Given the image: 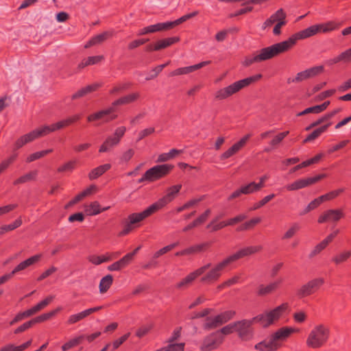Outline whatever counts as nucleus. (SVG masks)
Wrapping results in <instances>:
<instances>
[{
	"label": "nucleus",
	"instance_id": "obj_1",
	"mask_svg": "<svg viewBox=\"0 0 351 351\" xmlns=\"http://www.w3.org/2000/svg\"><path fill=\"white\" fill-rule=\"evenodd\" d=\"M330 335V328L324 324L313 326L309 332L306 343L312 349H318L324 346L328 341Z\"/></svg>",
	"mask_w": 351,
	"mask_h": 351
},
{
	"label": "nucleus",
	"instance_id": "obj_2",
	"mask_svg": "<svg viewBox=\"0 0 351 351\" xmlns=\"http://www.w3.org/2000/svg\"><path fill=\"white\" fill-rule=\"evenodd\" d=\"M139 97V94L137 93H132L128 95H126L122 98H120L115 101L112 104V106L110 107L107 109L100 110L96 113H94L90 116L88 117L87 119L88 121H93L99 119H104V121H109L110 120H112L117 117V115L112 114L110 115L114 111V107L118 105L121 104H129L130 102H132L135 101L136 99H138Z\"/></svg>",
	"mask_w": 351,
	"mask_h": 351
},
{
	"label": "nucleus",
	"instance_id": "obj_3",
	"mask_svg": "<svg viewBox=\"0 0 351 351\" xmlns=\"http://www.w3.org/2000/svg\"><path fill=\"white\" fill-rule=\"evenodd\" d=\"M282 53L278 43L265 47L258 51L252 58H246L243 64L247 66L254 62H260L273 58L274 57Z\"/></svg>",
	"mask_w": 351,
	"mask_h": 351
},
{
	"label": "nucleus",
	"instance_id": "obj_4",
	"mask_svg": "<svg viewBox=\"0 0 351 351\" xmlns=\"http://www.w3.org/2000/svg\"><path fill=\"white\" fill-rule=\"evenodd\" d=\"M319 33L317 25H312L301 32L291 36L288 40L283 42L278 43L282 53L287 51L296 43L298 40H302L309 38Z\"/></svg>",
	"mask_w": 351,
	"mask_h": 351
},
{
	"label": "nucleus",
	"instance_id": "obj_5",
	"mask_svg": "<svg viewBox=\"0 0 351 351\" xmlns=\"http://www.w3.org/2000/svg\"><path fill=\"white\" fill-rule=\"evenodd\" d=\"M285 308V306L283 304L277 306L270 311L259 314L252 318L254 323H259L262 327L267 328L280 318Z\"/></svg>",
	"mask_w": 351,
	"mask_h": 351
},
{
	"label": "nucleus",
	"instance_id": "obj_6",
	"mask_svg": "<svg viewBox=\"0 0 351 351\" xmlns=\"http://www.w3.org/2000/svg\"><path fill=\"white\" fill-rule=\"evenodd\" d=\"M253 319H242L235 322V332L242 341H249L254 336Z\"/></svg>",
	"mask_w": 351,
	"mask_h": 351
},
{
	"label": "nucleus",
	"instance_id": "obj_7",
	"mask_svg": "<svg viewBox=\"0 0 351 351\" xmlns=\"http://www.w3.org/2000/svg\"><path fill=\"white\" fill-rule=\"evenodd\" d=\"M173 167V165L169 164L155 165L146 171V178L149 182L160 180L167 176Z\"/></svg>",
	"mask_w": 351,
	"mask_h": 351
},
{
	"label": "nucleus",
	"instance_id": "obj_8",
	"mask_svg": "<svg viewBox=\"0 0 351 351\" xmlns=\"http://www.w3.org/2000/svg\"><path fill=\"white\" fill-rule=\"evenodd\" d=\"M324 283L322 278H314L302 285L296 290V295L300 299H303L311 295L315 289H319Z\"/></svg>",
	"mask_w": 351,
	"mask_h": 351
},
{
	"label": "nucleus",
	"instance_id": "obj_9",
	"mask_svg": "<svg viewBox=\"0 0 351 351\" xmlns=\"http://www.w3.org/2000/svg\"><path fill=\"white\" fill-rule=\"evenodd\" d=\"M223 338L219 335V332H215L206 336L200 346L201 351H213L217 350L223 343Z\"/></svg>",
	"mask_w": 351,
	"mask_h": 351
},
{
	"label": "nucleus",
	"instance_id": "obj_10",
	"mask_svg": "<svg viewBox=\"0 0 351 351\" xmlns=\"http://www.w3.org/2000/svg\"><path fill=\"white\" fill-rule=\"evenodd\" d=\"M323 71L324 66L322 65L313 66L298 73L295 77L288 78L287 82L289 84L300 83L304 80H307L308 79L313 78L318 75L319 74L322 73Z\"/></svg>",
	"mask_w": 351,
	"mask_h": 351
},
{
	"label": "nucleus",
	"instance_id": "obj_11",
	"mask_svg": "<svg viewBox=\"0 0 351 351\" xmlns=\"http://www.w3.org/2000/svg\"><path fill=\"white\" fill-rule=\"evenodd\" d=\"M234 313L228 311L213 317H208L206 319L204 328L206 330H211L217 328L230 320Z\"/></svg>",
	"mask_w": 351,
	"mask_h": 351
},
{
	"label": "nucleus",
	"instance_id": "obj_12",
	"mask_svg": "<svg viewBox=\"0 0 351 351\" xmlns=\"http://www.w3.org/2000/svg\"><path fill=\"white\" fill-rule=\"evenodd\" d=\"M230 263H232L228 257H227L226 259L217 263L215 266L211 267L210 265L209 267L210 269L202 278V281L206 282H212L216 281L221 275L223 270Z\"/></svg>",
	"mask_w": 351,
	"mask_h": 351
},
{
	"label": "nucleus",
	"instance_id": "obj_13",
	"mask_svg": "<svg viewBox=\"0 0 351 351\" xmlns=\"http://www.w3.org/2000/svg\"><path fill=\"white\" fill-rule=\"evenodd\" d=\"M245 82L243 80H241L219 90L215 94V97L217 99L222 100L232 96L246 86Z\"/></svg>",
	"mask_w": 351,
	"mask_h": 351
},
{
	"label": "nucleus",
	"instance_id": "obj_14",
	"mask_svg": "<svg viewBox=\"0 0 351 351\" xmlns=\"http://www.w3.org/2000/svg\"><path fill=\"white\" fill-rule=\"evenodd\" d=\"M181 189V184H176L167 188L165 195L154 204L156 205L157 206V209L159 210L172 202L179 193Z\"/></svg>",
	"mask_w": 351,
	"mask_h": 351
},
{
	"label": "nucleus",
	"instance_id": "obj_15",
	"mask_svg": "<svg viewBox=\"0 0 351 351\" xmlns=\"http://www.w3.org/2000/svg\"><path fill=\"white\" fill-rule=\"evenodd\" d=\"M343 216L344 213L341 209H328L319 216L317 222L319 223H336Z\"/></svg>",
	"mask_w": 351,
	"mask_h": 351
},
{
	"label": "nucleus",
	"instance_id": "obj_16",
	"mask_svg": "<svg viewBox=\"0 0 351 351\" xmlns=\"http://www.w3.org/2000/svg\"><path fill=\"white\" fill-rule=\"evenodd\" d=\"M157 210V206L153 204L141 213H135L131 214L128 217V220L131 223L135 225L143 221L145 219L147 218Z\"/></svg>",
	"mask_w": 351,
	"mask_h": 351
},
{
	"label": "nucleus",
	"instance_id": "obj_17",
	"mask_svg": "<svg viewBox=\"0 0 351 351\" xmlns=\"http://www.w3.org/2000/svg\"><path fill=\"white\" fill-rule=\"evenodd\" d=\"M261 250V245L247 246L230 255L228 258L231 263H233L239 258L257 253Z\"/></svg>",
	"mask_w": 351,
	"mask_h": 351
},
{
	"label": "nucleus",
	"instance_id": "obj_18",
	"mask_svg": "<svg viewBox=\"0 0 351 351\" xmlns=\"http://www.w3.org/2000/svg\"><path fill=\"white\" fill-rule=\"evenodd\" d=\"M210 264H207L193 272L189 274L187 276L183 278L179 283L177 284V287L179 289L184 288L189 286L192 282L199 276L205 272L206 269L210 267Z\"/></svg>",
	"mask_w": 351,
	"mask_h": 351
},
{
	"label": "nucleus",
	"instance_id": "obj_19",
	"mask_svg": "<svg viewBox=\"0 0 351 351\" xmlns=\"http://www.w3.org/2000/svg\"><path fill=\"white\" fill-rule=\"evenodd\" d=\"M299 330L291 327H283L278 330L271 335L272 341L275 344H278L279 341L287 339L291 333L297 332Z\"/></svg>",
	"mask_w": 351,
	"mask_h": 351
},
{
	"label": "nucleus",
	"instance_id": "obj_20",
	"mask_svg": "<svg viewBox=\"0 0 351 351\" xmlns=\"http://www.w3.org/2000/svg\"><path fill=\"white\" fill-rule=\"evenodd\" d=\"M210 63V61H204V62H202L199 64H195L193 66L179 68L175 71H173V72H171V75L175 76V75L188 74L189 73L195 71V70L199 69L202 68L203 66L209 64Z\"/></svg>",
	"mask_w": 351,
	"mask_h": 351
},
{
	"label": "nucleus",
	"instance_id": "obj_21",
	"mask_svg": "<svg viewBox=\"0 0 351 351\" xmlns=\"http://www.w3.org/2000/svg\"><path fill=\"white\" fill-rule=\"evenodd\" d=\"M311 186L308 178H302L295 180L293 182L287 184L286 189L289 191H295L303 189Z\"/></svg>",
	"mask_w": 351,
	"mask_h": 351
},
{
	"label": "nucleus",
	"instance_id": "obj_22",
	"mask_svg": "<svg viewBox=\"0 0 351 351\" xmlns=\"http://www.w3.org/2000/svg\"><path fill=\"white\" fill-rule=\"evenodd\" d=\"M179 40H180L179 37H171V38L162 39V40H158L153 47L151 46L149 47L147 49L149 51H152V50L158 51V50L166 48V47L173 45V43L178 42Z\"/></svg>",
	"mask_w": 351,
	"mask_h": 351
},
{
	"label": "nucleus",
	"instance_id": "obj_23",
	"mask_svg": "<svg viewBox=\"0 0 351 351\" xmlns=\"http://www.w3.org/2000/svg\"><path fill=\"white\" fill-rule=\"evenodd\" d=\"M279 344H275L271 337H270L268 341H263L256 344L254 346L255 349L259 351H274L277 350Z\"/></svg>",
	"mask_w": 351,
	"mask_h": 351
},
{
	"label": "nucleus",
	"instance_id": "obj_24",
	"mask_svg": "<svg viewBox=\"0 0 351 351\" xmlns=\"http://www.w3.org/2000/svg\"><path fill=\"white\" fill-rule=\"evenodd\" d=\"M351 256V250H343L337 253L335 256H334L332 258V261L335 265H341L345 262H346Z\"/></svg>",
	"mask_w": 351,
	"mask_h": 351
},
{
	"label": "nucleus",
	"instance_id": "obj_25",
	"mask_svg": "<svg viewBox=\"0 0 351 351\" xmlns=\"http://www.w3.org/2000/svg\"><path fill=\"white\" fill-rule=\"evenodd\" d=\"M181 149H172L168 153H162L160 154L156 160V162H165L174 158L177 155L182 153Z\"/></svg>",
	"mask_w": 351,
	"mask_h": 351
},
{
	"label": "nucleus",
	"instance_id": "obj_26",
	"mask_svg": "<svg viewBox=\"0 0 351 351\" xmlns=\"http://www.w3.org/2000/svg\"><path fill=\"white\" fill-rule=\"evenodd\" d=\"M84 335H78L77 337H75L70 340H69L67 342H66L64 344H63L61 347V349L62 351H67L77 346H78L82 341L84 339Z\"/></svg>",
	"mask_w": 351,
	"mask_h": 351
},
{
	"label": "nucleus",
	"instance_id": "obj_27",
	"mask_svg": "<svg viewBox=\"0 0 351 351\" xmlns=\"http://www.w3.org/2000/svg\"><path fill=\"white\" fill-rule=\"evenodd\" d=\"M111 167L110 165L105 164L97 168L93 169L88 174L90 180H95L101 176L104 173L108 171Z\"/></svg>",
	"mask_w": 351,
	"mask_h": 351
},
{
	"label": "nucleus",
	"instance_id": "obj_28",
	"mask_svg": "<svg viewBox=\"0 0 351 351\" xmlns=\"http://www.w3.org/2000/svg\"><path fill=\"white\" fill-rule=\"evenodd\" d=\"M324 202L322 196H319L313 200H312L302 211L300 213L301 215H306L311 212V210H315L321 204H322Z\"/></svg>",
	"mask_w": 351,
	"mask_h": 351
},
{
	"label": "nucleus",
	"instance_id": "obj_29",
	"mask_svg": "<svg viewBox=\"0 0 351 351\" xmlns=\"http://www.w3.org/2000/svg\"><path fill=\"white\" fill-rule=\"evenodd\" d=\"M340 111H341V109L338 108V109L334 110L333 111L330 112V113L325 114L324 116H323L322 117L319 119L317 121L311 123L308 128H306V130H309L311 128H315V127L320 125L321 123L329 120L330 119H331L332 117H334L336 114H337Z\"/></svg>",
	"mask_w": 351,
	"mask_h": 351
},
{
	"label": "nucleus",
	"instance_id": "obj_30",
	"mask_svg": "<svg viewBox=\"0 0 351 351\" xmlns=\"http://www.w3.org/2000/svg\"><path fill=\"white\" fill-rule=\"evenodd\" d=\"M280 282L276 281L270 283L267 286L261 285L258 290V294L265 295L275 291L278 287Z\"/></svg>",
	"mask_w": 351,
	"mask_h": 351
},
{
	"label": "nucleus",
	"instance_id": "obj_31",
	"mask_svg": "<svg viewBox=\"0 0 351 351\" xmlns=\"http://www.w3.org/2000/svg\"><path fill=\"white\" fill-rule=\"evenodd\" d=\"M113 278L111 275H107L101 278L99 282V292L106 293L112 284Z\"/></svg>",
	"mask_w": 351,
	"mask_h": 351
},
{
	"label": "nucleus",
	"instance_id": "obj_32",
	"mask_svg": "<svg viewBox=\"0 0 351 351\" xmlns=\"http://www.w3.org/2000/svg\"><path fill=\"white\" fill-rule=\"evenodd\" d=\"M205 246H206V244H200V245L191 246V247H189L182 251L177 252L176 254V256H184V255L195 254V253L202 251Z\"/></svg>",
	"mask_w": 351,
	"mask_h": 351
},
{
	"label": "nucleus",
	"instance_id": "obj_33",
	"mask_svg": "<svg viewBox=\"0 0 351 351\" xmlns=\"http://www.w3.org/2000/svg\"><path fill=\"white\" fill-rule=\"evenodd\" d=\"M88 316H89L88 312L86 309V310L82 311L76 314H73V315H70L68 318V323L69 324H76V323L82 321V319H85Z\"/></svg>",
	"mask_w": 351,
	"mask_h": 351
},
{
	"label": "nucleus",
	"instance_id": "obj_34",
	"mask_svg": "<svg viewBox=\"0 0 351 351\" xmlns=\"http://www.w3.org/2000/svg\"><path fill=\"white\" fill-rule=\"evenodd\" d=\"M84 210L88 215H98L101 213L100 204L97 202H93L89 205H85Z\"/></svg>",
	"mask_w": 351,
	"mask_h": 351
},
{
	"label": "nucleus",
	"instance_id": "obj_35",
	"mask_svg": "<svg viewBox=\"0 0 351 351\" xmlns=\"http://www.w3.org/2000/svg\"><path fill=\"white\" fill-rule=\"evenodd\" d=\"M300 229V226L297 223H292L285 232L282 239L284 240H288L291 239Z\"/></svg>",
	"mask_w": 351,
	"mask_h": 351
},
{
	"label": "nucleus",
	"instance_id": "obj_36",
	"mask_svg": "<svg viewBox=\"0 0 351 351\" xmlns=\"http://www.w3.org/2000/svg\"><path fill=\"white\" fill-rule=\"evenodd\" d=\"M36 175H37L36 171H30V172L21 176L18 179H16L14 182V184L18 185V184L25 183L29 181L34 180H35Z\"/></svg>",
	"mask_w": 351,
	"mask_h": 351
},
{
	"label": "nucleus",
	"instance_id": "obj_37",
	"mask_svg": "<svg viewBox=\"0 0 351 351\" xmlns=\"http://www.w3.org/2000/svg\"><path fill=\"white\" fill-rule=\"evenodd\" d=\"M22 224V220L21 218L15 220L12 223L9 225H4L0 228V234H4L5 232L13 230Z\"/></svg>",
	"mask_w": 351,
	"mask_h": 351
},
{
	"label": "nucleus",
	"instance_id": "obj_38",
	"mask_svg": "<svg viewBox=\"0 0 351 351\" xmlns=\"http://www.w3.org/2000/svg\"><path fill=\"white\" fill-rule=\"evenodd\" d=\"M173 28L171 22L159 23L151 25L152 33Z\"/></svg>",
	"mask_w": 351,
	"mask_h": 351
},
{
	"label": "nucleus",
	"instance_id": "obj_39",
	"mask_svg": "<svg viewBox=\"0 0 351 351\" xmlns=\"http://www.w3.org/2000/svg\"><path fill=\"white\" fill-rule=\"evenodd\" d=\"M344 191L343 188H339L333 191H331L324 195H322V197L324 202L330 201L338 197L341 193Z\"/></svg>",
	"mask_w": 351,
	"mask_h": 351
},
{
	"label": "nucleus",
	"instance_id": "obj_40",
	"mask_svg": "<svg viewBox=\"0 0 351 351\" xmlns=\"http://www.w3.org/2000/svg\"><path fill=\"white\" fill-rule=\"evenodd\" d=\"M250 137V134H247L231 146L237 154L246 145Z\"/></svg>",
	"mask_w": 351,
	"mask_h": 351
},
{
	"label": "nucleus",
	"instance_id": "obj_41",
	"mask_svg": "<svg viewBox=\"0 0 351 351\" xmlns=\"http://www.w3.org/2000/svg\"><path fill=\"white\" fill-rule=\"evenodd\" d=\"M274 197V194H270L269 195L264 197L261 201L254 204L253 207L250 208V210H255L259 209L260 208L265 205L267 203H268L269 201H271Z\"/></svg>",
	"mask_w": 351,
	"mask_h": 351
},
{
	"label": "nucleus",
	"instance_id": "obj_42",
	"mask_svg": "<svg viewBox=\"0 0 351 351\" xmlns=\"http://www.w3.org/2000/svg\"><path fill=\"white\" fill-rule=\"evenodd\" d=\"M273 23L286 21V14L282 9H279L274 14L270 16Z\"/></svg>",
	"mask_w": 351,
	"mask_h": 351
},
{
	"label": "nucleus",
	"instance_id": "obj_43",
	"mask_svg": "<svg viewBox=\"0 0 351 351\" xmlns=\"http://www.w3.org/2000/svg\"><path fill=\"white\" fill-rule=\"evenodd\" d=\"M242 189L245 195L251 194L260 191L258 186H257L255 182H250L247 185L242 186Z\"/></svg>",
	"mask_w": 351,
	"mask_h": 351
},
{
	"label": "nucleus",
	"instance_id": "obj_44",
	"mask_svg": "<svg viewBox=\"0 0 351 351\" xmlns=\"http://www.w3.org/2000/svg\"><path fill=\"white\" fill-rule=\"evenodd\" d=\"M219 217L216 218L213 221H212L208 225V228H210L213 231H217L218 230H220L221 228H223L226 226H229L228 224V221H221L219 223H217L218 221Z\"/></svg>",
	"mask_w": 351,
	"mask_h": 351
},
{
	"label": "nucleus",
	"instance_id": "obj_45",
	"mask_svg": "<svg viewBox=\"0 0 351 351\" xmlns=\"http://www.w3.org/2000/svg\"><path fill=\"white\" fill-rule=\"evenodd\" d=\"M318 32H323L326 33L330 31H332L336 28V26L334 23L332 22H328L327 23H323V24H318L317 25Z\"/></svg>",
	"mask_w": 351,
	"mask_h": 351
},
{
	"label": "nucleus",
	"instance_id": "obj_46",
	"mask_svg": "<svg viewBox=\"0 0 351 351\" xmlns=\"http://www.w3.org/2000/svg\"><path fill=\"white\" fill-rule=\"evenodd\" d=\"M261 221V219L260 217H255L250 221L244 223L241 228L239 229V230H246L248 229L252 228L253 226L256 225L257 223H260Z\"/></svg>",
	"mask_w": 351,
	"mask_h": 351
},
{
	"label": "nucleus",
	"instance_id": "obj_47",
	"mask_svg": "<svg viewBox=\"0 0 351 351\" xmlns=\"http://www.w3.org/2000/svg\"><path fill=\"white\" fill-rule=\"evenodd\" d=\"M55 298V296L53 295H48L47 298H45L44 300L38 302L36 306L38 311H42L44 309L46 306H47Z\"/></svg>",
	"mask_w": 351,
	"mask_h": 351
},
{
	"label": "nucleus",
	"instance_id": "obj_48",
	"mask_svg": "<svg viewBox=\"0 0 351 351\" xmlns=\"http://www.w3.org/2000/svg\"><path fill=\"white\" fill-rule=\"evenodd\" d=\"M134 256V253H128L119 261H117L119 263L121 269L126 267L132 261Z\"/></svg>",
	"mask_w": 351,
	"mask_h": 351
},
{
	"label": "nucleus",
	"instance_id": "obj_49",
	"mask_svg": "<svg viewBox=\"0 0 351 351\" xmlns=\"http://www.w3.org/2000/svg\"><path fill=\"white\" fill-rule=\"evenodd\" d=\"M326 245L325 243L322 241L317 245L315 246V247L311 250V252L309 254V258H312L318 254H319L323 250H324L326 247Z\"/></svg>",
	"mask_w": 351,
	"mask_h": 351
},
{
	"label": "nucleus",
	"instance_id": "obj_50",
	"mask_svg": "<svg viewBox=\"0 0 351 351\" xmlns=\"http://www.w3.org/2000/svg\"><path fill=\"white\" fill-rule=\"evenodd\" d=\"M22 137H23L25 143L26 144H27V143H29L34 141L36 138H39V136H38V133L37 132L36 129L25 135H23Z\"/></svg>",
	"mask_w": 351,
	"mask_h": 351
},
{
	"label": "nucleus",
	"instance_id": "obj_51",
	"mask_svg": "<svg viewBox=\"0 0 351 351\" xmlns=\"http://www.w3.org/2000/svg\"><path fill=\"white\" fill-rule=\"evenodd\" d=\"M22 137H23L25 143L26 144H27V143H29L34 141L36 138H39V136H38V133L37 132L36 129L25 135H23Z\"/></svg>",
	"mask_w": 351,
	"mask_h": 351
},
{
	"label": "nucleus",
	"instance_id": "obj_52",
	"mask_svg": "<svg viewBox=\"0 0 351 351\" xmlns=\"http://www.w3.org/2000/svg\"><path fill=\"white\" fill-rule=\"evenodd\" d=\"M22 137H23L25 143L26 144H27V143H29L34 141L36 138H39V136H38V133L37 132L36 129L25 135H23Z\"/></svg>",
	"mask_w": 351,
	"mask_h": 351
},
{
	"label": "nucleus",
	"instance_id": "obj_53",
	"mask_svg": "<svg viewBox=\"0 0 351 351\" xmlns=\"http://www.w3.org/2000/svg\"><path fill=\"white\" fill-rule=\"evenodd\" d=\"M22 137H23L25 143L26 144H27V143H29L34 141L36 138H39V136H38V133L37 132L36 129L25 135H23Z\"/></svg>",
	"mask_w": 351,
	"mask_h": 351
},
{
	"label": "nucleus",
	"instance_id": "obj_54",
	"mask_svg": "<svg viewBox=\"0 0 351 351\" xmlns=\"http://www.w3.org/2000/svg\"><path fill=\"white\" fill-rule=\"evenodd\" d=\"M88 261L95 265H100L102 263L110 261L109 256H98L95 255L90 256Z\"/></svg>",
	"mask_w": 351,
	"mask_h": 351
},
{
	"label": "nucleus",
	"instance_id": "obj_55",
	"mask_svg": "<svg viewBox=\"0 0 351 351\" xmlns=\"http://www.w3.org/2000/svg\"><path fill=\"white\" fill-rule=\"evenodd\" d=\"M197 13H198V12L195 11L191 14H186L174 21H171L172 23V27H173L176 25L181 24L182 23L186 21V20L196 16L197 14Z\"/></svg>",
	"mask_w": 351,
	"mask_h": 351
},
{
	"label": "nucleus",
	"instance_id": "obj_56",
	"mask_svg": "<svg viewBox=\"0 0 351 351\" xmlns=\"http://www.w3.org/2000/svg\"><path fill=\"white\" fill-rule=\"evenodd\" d=\"M109 36L110 33L108 32H105L101 34L97 35L92 38V43H93L95 45L101 44V43L105 41Z\"/></svg>",
	"mask_w": 351,
	"mask_h": 351
},
{
	"label": "nucleus",
	"instance_id": "obj_57",
	"mask_svg": "<svg viewBox=\"0 0 351 351\" xmlns=\"http://www.w3.org/2000/svg\"><path fill=\"white\" fill-rule=\"evenodd\" d=\"M218 332L219 334L221 332L225 335H230L235 332V322L225 326Z\"/></svg>",
	"mask_w": 351,
	"mask_h": 351
},
{
	"label": "nucleus",
	"instance_id": "obj_58",
	"mask_svg": "<svg viewBox=\"0 0 351 351\" xmlns=\"http://www.w3.org/2000/svg\"><path fill=\"white\" fill-rule=\"evenodd\" d=\"M75 160H70L61 167H60L58 169L59 172H63L66 171H72L75 168Z\"/></svg>",
	"mask_w": 351,
	"mask_h": 351
},
{
	"label": "nucleus",
	"instance_id": "obj_59",
	"mask_svg": "<svg viewBox=\"0 0 351 351\" xmlns=\"http://www.w3.org/2000/svg\"><path fill=\"white\" fill-rule=\"evenodd\" d=\"M247 218V215L245 214H239L237 216H235L234 217H232L231 219H230L229 220H228V224L229 226H234L242 221H243L244 219H245Z\"/></svg>",
	"mask_w": 351,
	"mask_h": 351
},
{
	"label": "nucleus",
	"instance_id": "obj_60",
	"mask_svg": "<svg viewBox=\"0 0 351 351\" xmlns=\"http://www.w3.org/2000/svg\"><path fill=\"white\" fill-rule=\"evenodd\" d=\"M152 328V324L142 326L136 330V335L138 337L141 338L145 335L151 330Z\"/></svg>",
	"mask_w": 351,
	"mask_h": 351
},
{
	"label": "nucleus",
	"instance_id": "obj_61",
	"mask_svg": "<svg viewBox=\"0 0 351 351\" xmlns=\"http://www.w3.org/2000/svg\"><path fill=\"white\" fill-rule=\"evenodd\" d=\"M36 131L38 133L39 137H41L51 132H54V128L53 125L51 126L45 125L40 128L36 129Z\"/></svg>",
	"mask_w": 351,
	"mask_h": 351
},
{
	"label": "nucleus",
	"instance_id": "obj_62",
	"mask_svg": "<svg viewBox=\"0 0 351 351\" xmlns=\"http://www.w3.org/2000/svg\"><path fill=\"white\" fill-rule=\"evenodd\" d=\"M293 319L298 323H302L306 319V314L304 311H298L293 314Z\"/></svg>",
	"mask_w": 351,
	"mask_h": 351
},
{
	"label": "nucleus",
	"instance_id": "obj_63",
	"mask_svg": "<svg viewBox=\"0 0 351 351\" xmlns=\"http://www.w3.org/2000/svg\"><path fill=\"white\" fill-rule=\"evenodd\" d=\"M134 150L132 149H129L126 150L125 152H123V154H122V156L121 157V160L123 162H127L132 158V157L134 156Z\"/></svg>",
	"mask_w": 351,
	"mask_h": 351
},
{
	"label": "nucleus",
	"instance_id": "obj_64",
	"mask_svg": "<svg viewBox=\"0 0 351 351\" xmlns=\"http://www.w3.org/2000/svg\"><path fill=\"white\" fill-rule=\"evenodd\" d=\"M168 346L169 348V351H183L184 348V343H176L173 342L169 343Z\"/></svg>",
	"mask_w": 351,
	"mask_h": 351
}]
</instances>
